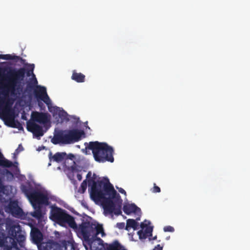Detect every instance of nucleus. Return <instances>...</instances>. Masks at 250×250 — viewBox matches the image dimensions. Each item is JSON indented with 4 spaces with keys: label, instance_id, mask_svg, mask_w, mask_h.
<instances>
[{
    "label": "nucleus",
    "instance_id": "f257e3e1",
    "mask_svg": "<svg viewBox=\"0 0 250 250\" xmlns=\"http://www.w3.org/2000/svg\"><path fill=\"white\" fill-rule=\"evenodd\" d=\"M88 182H92L90 192L91 199L94 201L102 202L105 214L114 212L119 215L122 213L123 200L108 178H105L97 183L92 179L89 180Z\"/></svg>",
    "mask_w": 250,
    "mask_h": 250
},
{
    "label": "nucleus",
    "instance_id": "f03ea898",
    "mask_svg": "<svg viewBox=\"0 0 250 250\" xmlns=\"http://www.w3.org/2000/svg\"><path fill=\"white\" fill-rule=\"evenodd\" d=\"M35 65L34 64H28L26 68L19 69L10 68L5 76L4 88L6 94H10L11 96L16 97L22 91L21 85L25 74L28 77L32 75L35 77L33 73Z\"/></svg>",
    "mask_w": 250,
    "mask_h": 250
},
{
    "label": "nucleus",
    "instance_id": "7ed1b4c3",
    "mask_svg": "<svg viewBox=\"0 0 250 250\" xmlns=\"http://www.w3.org/2000/svg\"><path fill=\"white\" fill-rule=\"evenodd\" d=\"M21 189L35 209L34 211L31 213L32 216L38 219H41L42 214L41 205L49 204L47 195L35 188L30 182L21 185Z\"/></svg>",
    "mask_w": 250,
    "mask_h": 250
},
{
    "label": "nucleus",
    "instance_id": "20e7f679",
    "mask_svg": "<svg viewBox=\"0 0 250 250\" xmlns=\"http://www.w3.org/2000/svg\"><path fill=\"white\" fill-rule=\"evenodd\" d=\"M15 101V99L9 96L0 97V115L2 116L7 126L20 130L23 128L22 125L15 119L14 110L12 108Z\"/></svg>",
    "mask_w": 250,
    "mask_h": 250
},
{
    "label": "nucleus",
    "instance_id": "39448f33",
    "mask_svg": "<svg viewBox=\"0 0 250 250\" xmlns=\"http://www.w3.org/2000/svg\"><path fill=\"white\" fill-rule=\"evenodd\" d=\"M15 101V99L9 96L0 97V115L2 116L7 126L20 130L23 128L22 125L15 119L14 110L12 108Z\"/></svg>",
    "mask_w": 250,
    "mask_h": 250
},
{
    "label": "nucleus",
    "instance_id": "423d86ee",
    "mask_svg": "<svg viewBox=\"0 0 250 250\" xmlns=\"http://www.w3.org/2000/svg\"><path fill=\"white\" fill-rule=\"evenodd\" d=\"M86 148L91 150L95 160L99 163L109 162L113 163L114 150L113 148L105 143L98 141L90 142Z\"/></svg>",
    "mask_w": 250,
    "mask_h": 250
},
{
    "label": "nucleus",
    "instance_id": "0eeeda50",
    "mask_svg": "<svg viewBox=\"0 0 250 250\" xmlns=\"http://www.w3.org/2000/svg\"><path fill=\"white\" fill-rule=\"evenodd\" d=\"M84 134L83 131L76 129L60 131L54 135L51 142L55 145L59 143L70 144L79 141Z\"/></svg>",
    "mask_w": 250,
    "mask_h": 250
},
{
    "label": "nucleus",
    "instance_id": "6e6552de",
    "mask_svg": "<svg viewBox=\"0 0 250 250\" xmlns=\"http://www.w3.org/2000/svg\"><path fill=\"white\" fill-rule=\"evenodd\" d=\"M49 218L61 226L67 224L72 228L75 229L77 227L74 217L67 213L65 210L58 207H52Z\"/></svg>",
    "mask_w": 250,
    "mask_h": 250
},
{
    "label": "nucleus",
    "instance_id": "1a4fd4ad",
    "mask_svg": "<svg viewBox=\"0 0 250 250\" xmlns=\"http://www.w3.org/2000/svg\"><path fill=\"white\" fill-rule=\"evenodd\" d=\"M9 234L11 236L10 241L11 243V248L16 250H21L19 249L17 245V242L19 243L21 246L22 243L25 240L24 232H22L21 227L20 225H14L12 226L9 231Z\"/></svg>",
    "mask_w": 250,
    "mask_h": 250
},
{
    "label": "nucleus",
    "instance_id": "9d476101",
    "mask_svg": "<svg viewBox=\"0 0 250 250\" xmlns=\"http://www.w3.org/2000/svg\"><path fill=\"white\" fill-rule=\"evenodd\" d=\"M35 96L38 99L42 101L48 106L49 111L51 106V101L49 98L47 92L46 87L41 85H36L34 90Z\"/></svg>",
    "mask_w": 250,
    "mask_h": 250
},
{
    "label": "nucleus",
    "instance_id": "9b49d317",
    "mask_svg": "<svg viewBox=\"0 0 250 250\" xmlns=\"http://www.w3.org/2000/svg\"><path fill=\"white\" fill-rule=\"evenodd\" d=\"M94 223L84 222L80 225L79 229L85 241H89L90 237H93Z\"/></svg>",
    "mask_w": 250,
    "mask_h": 250
},
{
    "label": "nucleus",
    "instance_id": "f8f14e48",
    "mask_svg": "<svg viewBox=\"0 0 250 250\" xmlns=\"http://www.w3.org/2000/svg\"><path fill=\"white\" fill-rule=\"evenodd\" d=\"M26 128L28 131L32 132L33 135L39 139L43 135L44 133L42 127L34 122L28 121Z\"/></svg>",
    "mask_w": 250,
    "mask_h": 250
},
{
    "label": "nucleus",
    "instance_id": "ddd939ff",
    "mask_svg": "<svg viewBox=\"0 0 250 250\" xmlns=\"http://www.w3.org/2000/svg\"><path fill=\"white\" fill-rule=\"evenodd\" d=\"M32 120L40 124H45L49 121L48 114L47 113L33 112L31 115Z\"/></svg>",
    "mask_w": 250,
    "mask_h": 250
},
{
    "label": "nucleus",
    "instance_id": "4468645a",
    "mask_svg": "<svg viewBox=\"0 0 250 250\" xmlns=\"http://www.w3.org/2000/svg\"><path fill=\"white\" fill-rule=\"evenodd\" d=\"M8 208L9 212L15 217H20L22 215V209L18 206L16 201H11L8 205Z\"/></svg>",
    "mask_w": 250,
    "mask_h": 250
},
{
    "label": "nucleus",
    "instance_id": "2eb2a0df",
    "mask_svg": "<svg viewBox=\"0 0 250 250\" xmlns=\"http://www.w3.org/2000/svg\"><path fill=\"white\" fill-rule=\"evenodd\" d=\"M39 250H61L60 246L53 241H49L47 242H43L39 246Z\"/></svg>",
    "mask_w": 250,
    "mask_h": 250
},
{
    "label": "nucleus",
    "instance_id": "dca6fc26",
    "mask_svg": "<svg viewBox=\"0 0 250 250\" xmlns=\"http://www.w3.org/2000/svg\"><path fill=\"white\" fill-rule=\"evenodd\" d=\"M31 236L33 241L38 246V248L39 246H40L43 243L42 242V234L38 229L32 230Z\"/></svg>",
    "mask_w": 250,
    "mask_h": 250
},
{
    "label": "nucleus",
    "instance_id": "f3484780",
    "mask_svg": "<svg viewBox=\"0 0 250 250\" xmlns=\"http://www.w3.org/2000/svg\"><path fill=\"white\" fill-rule=\"evenodd\" d=\"M123 211L125 214L129 215L132 213L140 212L141 209L134 204H128L124 206Z\"/></svg>",
    "mask_w": 250,
    "mask_h": 250
},
{
    "label": "nucleus",
    "instance_id": "a211bd4d",
    "mask_svg": "<svg viewBox=\"0 0 250 250\" xmlns=\"http://www.w3.org/2000/svg\"><path fill=\"white\" fill-rule=\"evenodd\" d=\"M51 153H49V159L51 161L52 159L54 161L57 162H61L66 158L67 156V154L65 152H57L55 153L54 156L51 157Z\"/></svg>",
    "mask_w": 250,
    "mask_h": 250
},
{
    "label": "nucleus",
    "instance_id": "6ab92c4d",
    "mask_svg": "<svg viewBox=\"0 0 250 250\" xmlns=\"http://www.w3.org/2000/svg\"><path fill=\"white\" fill-rule=\"evenodd\" d=\"M131 228H132L134 230L138 229H139V223L134 219H128L126 220L125 229L128 231Z\"/></svg>",
    "mask_w": 250,
    "mask_h": 250
},
{
    "label": "nucleus",
    "instance_id": "aec40b11",
    "mask_svg": "<svg viewBox=\"0 0 250 250\" xmlns=\"http://www.w3.org/2000/svg\"><path fill=\"white\" fill-rule=\"evenodd\" d=\"M71 79L77 83H83L85 81V75L81 73H77L76 70H73Z\"/></svg>",
    "mask_w": 250,
    "mask_h": 250
},
{
    "label": "nucleus",
    "instance_id": "412c9836",
    "mask_svg": "<svg viewBox=\"0 0 250 250\" xmlns=\"http://www.w3.org/2000/svg\"><path fill=\"white\" fill-rule=\"evenodd\" d=\"M106 249L107 250H126L117 240L109 244Z\"/></svg>",
    "mask_w": 250,
    "mask_h": 250
},
{
    "label": "nucleus",
    "instance_id": "4be33fe9",
    "mask_svg": "<svg viewBox=\"0 0 250 250\" xmlns=\"http://www.w3.org/2000/svg\"><path fill=\"white\" fill-rule=\"evenodd\" d=\"M54 111L56 113H58V115L59 117L61 118L62 121L64 120H68L67 118L68 114L66 112H65L63 109H61L59 107H54Z\"/></svg>",
    "mask_w": 250,
    "mask_h": 250
},
{
    "label": "nucleus",
    "instance_id": "5701e85b",
    "mask_svg": "<svg viewBox=\"0 0 250 250\" xmlns=\"http://www.w3.org/2000/svg\"><path fill=\"white\" fill-rule=\"evenodd\" d=\"M0 59L5 60H15L16 62H18L19 60H22V58L20 56L12 55L11 54H0Z\"/></svg>",
    "mask_w": 250,
    "mask_h": 250
},
{
    "label": "nucleus",
    "instance_id": "b1692460",
    "mask_svg": "<svg viewBox=\"0 0 250 250\" xmlns=\"http://www.w3.org/2000/svg\"><path fill=\"white\" fill-rule=\"evenodd\" d=\"M100 233H104L102 225L94 223L93 237L96 236Z\"/></svg>",
    "mask_w": 250,
    "mask_h": 250
},
{
    "label": "nucleus",
    "instance_id": "393cba45",
    "mask_svg": "<svg viewBox=\"0 0 250 250\" xmlns=\"http://www.w3.org/2000/svg\"><path fill=\"white\" fill-rule=\"evenodd\" d=\"M147 224L145 223V222H142L141 223L140 227L142 229H144V228H146V229L144 230V231L145 232L146 234L148 236L149 234H151V232L152 231V229L150 227H147Z\"/></svg>",
    "mask_w": 250,
    "mask_h": 250
},
{
    "label": "nucleus",
    "instance_id": "a878e982",
    "mask_svg": "<svg viewBox=\"0 0 250 250\" xmlns=\"http://www.w3.org/2000/svg\"><path fill=\"white\" fill-rule=\"evenodd\" d=\"M64 250H76V244L68 241L65 246Z\"/></svg>",
    "mask_w": 250,
    "mask_h": 250
},
{
    "label": "nucleus",
    "instance_id": "bb28decb",
    "mask_svg": "<svg viewBox=\"0 0 250 250\" xmlns=\"http://www.w3.org/2000/svg\"><path fill=\"white\" fill-rule=\"evenodd\" d=\"M86 188H87V182H86V180H85L83 181V182L82 183L80 188L79 189V191L81 193H83L86 191Z\"/></svg>",
    "mask_w": 250,
    "mask_h": 250
},
{
    "label": "nucleus",
    "instance_id": "cd10ccee",
    "mask_svg": "<svg viewBox=\"0 0 250 250\" xmlns=\"http://www.w3.org/2000/svg\"><path fill=\"white\" fill-rule=\"evenodd\" d=\"M140 239H144L146 238L147 235H146L145 232L142 229L140 230L137 232Z\"/></svg>",
    "mask_w": 250,
    "mask_h": 250
},
{
    "label": "nucleus",
    "instance_id": "c85d7f7f",
    "mask_svg": "<svg viewBox=\"0 0 250 250\" xmlns=\"http://www.w3.org/2000/svg\"><path fill=\"white\" fill-rule=\"evenodd\" d=\"M35 88V86L32 83H29L27 84L26 90L27 91L30 92L32 90H34Z\"/></svg>",
    "mask_w": 250,
    "mask_h": 250
},
{
    "label": "nucleus",
    "instance_id": "c756f323",
    "mask_svg": "<svg viewBox=\"0 0 250 250\" xmlns=\"http://www.w3.org/2000/svg\"><path fill=\"white\" fill-rule=\"evenodd\" d=\"M152 192L153 193H159L161 192L160 188L156 186V184H154V187L152 189Z\"/></svg>",
    "mask_w": 250,
    "mask_h": 250
},
{
    "label": "nucleus",
    "instance_id": "7c9ffc66",
    "mask_svg": "<svg viewBox=\"0 0 250 250\" xmlns=\"http://www.w3.org/2000/svg\"><path fill=\"white\" fill-rule=\"evenodd\" d=\"M164 230L165 232H173L174 229L170 226H167L164 228Z\"/></svg>",
    "mask_w": 250,
    "mask_h": 250
},
{
    "label": "nucleus",
    "instance_id": "2f4dec72",
    "mask_svg": "<svg viewBox=\"0 0 250 250\" xmlns=\"http://www.w3.org/2000/svg\"><path fill=\"white\" fill-rule=\"evenodd\" d=\"M125 227V224L124 222L118 223L116 224V227L119 229H123Z\"/></svg>",
    "mask_w": 250,
    "mask_h": 250
},
{
    "label": "nucleus",
    "instance_id": "473e14b6",
    "mask_svg": "<svg viewBox=\"0 0 250 250\" xmlns=\"http://www.w3.org/2000/svg\"><path fill=\"white\" fill-rule=\"evenodd\" d=\"M22 150H23V147L22 146L21 144H20L19 145L18 147L16 149V152L17 153H19V152H20Z\"/></svg>",
    "mask_w": 250,
    "mask_h": 250
},
{
    "label": "nucleus",
    "instance_id": "72a5a7b5",
    "mask_svg": "<svg viewBox=\"0 0 250 250\" xmlns=\"http://www.w3.org/2000/svg\"><path fill=\"white\" fill-rule=\"evenodd\" d=\"M74 157H75L74 155L72 154H69L68 155L67 154V156L66 157V158L65 159V160H66V159L73 160L74 158Z\"/></svg>",
    "mask_w": 250,
    "mask_h": 250
},
{
    "label": "nucleus",
    "instance_id": "f704fd0d",
    "mask_svg": "<svg viewBox=\"0 0 250 250\" xmlns=\"http://www.w3.org/2000/svg\"><path fill=\"white\" fill-rule=\"evenodd\" d=\"M163 247L160 245H157L153 249V250H162Z\"/></svg>",
    "mask_w": 250,
    "mask_h": 250
},
{
    "label": "nucleus",
    "instance_id": "c9c22d12",
    "mask_svg": "<svg viewBox=\"0 0 250 250\" xmlns=\"http://www.w3.org/2000/svg\"><path fill=\"white\" fill-rule=\"evenodd\" d=\"M118 189L120 193H121L122 194H124L125 195H126V192L123 188H118Z\"/></svg>",
    "mask_w": 250,
    "mask_h": 250
},
{
    "label": "nucleus",
    "instance_id": "e433bc0d",
    "mask_svg": "<svg viewBox=\"0 0 250 250\" xmlns=\"http://www.w3.org/2000/svg\"><path fill=\"white\" fill-rule=\"evenodd\" d=\"M77 178L79 181H81L82 179V174L80 173H78L77 174Z\"/></svg>",
    "mask_w": 250,
    "mask_h": 250
},
{
    "label": "nucleus",
    "instance_id": "4c0bfd02",
    "mask_svg": "<svg viewBox=\"0 0 250 250\" xmlns=\"http://www.w3.org/2000/svg\"><path fill=\"white\" fill-rule=\"evenodd\" d=\"M21 119L23 120H26L27 118L26 117V115L24 114H22L21 115Z\"/></svg>",
    "mask_w": 250,
    "mask_h": 250
},
{
    "label": "nucleus",
    "instance_id": "58836bf2",
    "mask_svg": "<svg viewBox=\"0 0 250 250\" xmlns=\"http://www.w3.org/2000/svg\"><path fill=\"white\" fill-rule=\"evenodd\" d=\"M2 188V184L1 179L0 178V189Z\"/></svg>",
    "mask_w": 250,
    "mask_h": 250
},
{
    "label": "nucleus",
    "instance_id": "ea45409f",
    "mask_svg": "<svg viewBox=\"0 0 250 250\" xmlns=\"http://www.w3.org/2000/svg\"><path fill=\"white\" fill-rule=\"evenodd\" d=\"M91 172H89L87 173V175H86V177H87V178H88L89 177H90V176H91Z\"/></svg>",
    "mask_w": 250,
    "mask_h": 250
},
{
    "label": "nucleus",
    "instance_id": "a19ab883",
    "mask_svg": "<svg viewBox=\"0 0 250 250\" xmlns=\"http://www.w3.org/2000/svg\"><path fill=\"white\" fill-rule=\"evenodd\" d=\"M37 83H38L37 80L36 79V78H35V80H34V83H35V84H37Z\"/></svg>",
    "mask_w": 250,
    "mask_h": 250
},
{
    "label": "nucleus",
    "instance_id": "79ce46f5",
    "mask_svg": "<svg viewBox=\"0 0 250 250\" xmlns=\"http://www.w3.org/2000/svg\"><path fill=\"white\" fill-rule=\"evenodd\" d=\"M38 104H39V106H40V107H42V106L43 105L42 103H40V102H39Z\"/></svg>",
    "mask_w": 250,
    "mask_h": 250
},
{
    "label": "nucleus",
    "instance_id": "37998d69",
    "mask_svg": "<svg viewBox=\"0 0 250 250\" xmlns=\"http://www.w3.org/2000/svg\"><path fill=\"white\" fill-rule=\"evenodd\" d=\"M7 173H9L11 175H12V173L11 172H10L9 171H7Z\"/></svg>",
    "mask_w": 250,
    "mask_h": 250
},
{
    "label": "nucleus",
    "instance_id": "c03bdc74",
    "mask_svg": "<svg viewBox=\"0 0 250 250\" xmlns=\"http://www.w3.org/2000/svg\"><path fill=\"white\" fill-rule=\"evenodd\" d=\"M156 238H157V237H156V236H155V237H153V240H155V239H156Z\"/></svg>",
    "mask_w": 250,
    "mask_h": 250
},
{
    "label": "nucleus",
    "instance_id": "a18cd8bd",
    "mask_svg": "<svg viewBox=\"0 0 250 250\" xmlns=\"http://www.w3.org/2000/svg\"><path fill=\"white\" fill-rule=\"evenodd\" d=\"M72 169L73 171H74V167H72Z\"/></svg>",
    "mask_w": 250,
    "mask_h": 250
}]
</instances>
